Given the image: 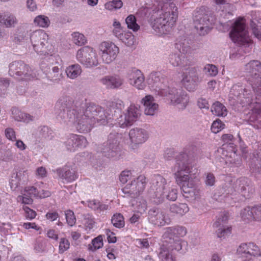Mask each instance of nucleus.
<instances>
[{
    "label": "nucleus",
    "mask_w": 261,
    "mask_h": 261,
    "mask_svg": "<svg viewBox=\"0 0 261 261\" xmlns=\"http://www.w3.org/2000/svg\"><path fill=\"white\" fill-rule=\"evenodd\" d=\"M73 98L69 96H61L55 106V113L58 119L64 120L69 125H73L77 130H91L94 127L107 123V115L101 107L93 103L82 102L79 108L75 103V109L66 110L72 108Z\"/></svg>",
    "instance_id": "obj_1"
},
{
    "label": "nucleus",
    "mask_w": 261,
    "mask_h": 261,
    "mask_svg": "<svg viewBox=\"0 0 261 261\" xmlns=\"http://www.w3.org/2000/svg\"><path fill=\"white\" fill-rule=\"evenodd\" d=\"M196 170L193 159L187 152H182L176 158V163L172 167L176 181L181 187L186 198H196L198 191L195 189V182L189 174Z\"/></svg>",
    "instance_id": "obj_2"
},
{
    "label": "nucleus",
    "mask_w": 261,
    "mask_h": 261,
    "mask_svg": "<svg viewBox=\"0 0 261 261\" xmlns=\"http://www.w3.org/2000/svg\"><path fill=\"white\" fill-rule=\"evenodd\" d=\"M148 194L153 202L157 204L162 203L165 199L175 201L177 197V190L168 188L165 178L159 175L152 179Z\"/></svg>",
    "instance_id": "obj_3"
},
{
    "label": "nucleus",
    "mask_w": 261,
    "mask_h": 261,
    "mask_svg": "<svg viewBox=\"0 0 261 261\" xmlns=\"http://www.w3.org/2000/svg\"><path fill=\"white\" fill-rule=\"evenodd\" d=\"M163 3L160 12V17L155 19L152 28L157 33L163 34L167 23L173 24L178 16L177 8L173 3H168V0H157Z\"/></svg>",
    "instance_id": "obj_4"
},
{
    "label": "nucleus",
    "mask_w": 261,
    "mask_h": 261,
    "mask_svg": "<svg viewBox=\"0 0 261 261\" xmlns=\"http://www.w3.org/2000/svg\"><path fill=\"white\" fill-rule=\"evenodd\" d=\"M194 27L200 36L206 35L211 30L213 24L211 12L207 7L202 6L197 8L193 13Z\"/></svg>",
    "instance_id": "obj_5"
},
{
    "label": "nucleus",
    "mask_w": 261,
    "mask_h": 261,
    "mask_svg": "<svg viewBox=\"0 0 261 261\" xmlns=\"http://www.w3.org/2000/svg\"><path fill=\"white\" fill-rule=\"evenodd\" d=\"M229 36L234 43L240 46H248L251 41L243 19H238L234 22Z\"/></svg>",
    "instance_id": "obj_6"
},
{
    "label": "nucleus",
    "mask_w": 261,
    "mask_h": 261,
    "mask_svg": "<svg viewBox=\"0 0 261 261\" xmlns=\"http://www.w3.org/2000/svg\"><path fill=\"white\" fill-rule=\"evenodd\" d=\"M9 74L19 81L31 80L35 77L33 71L22 61H16L11 63Z\"/></svg>",
    "instance_id": "obj_7"
},
{
    "label": "nucleus",
    "mask_w": 261,
    "mask_h": 261,
    "mask_svg": "<svg viewBox=\"0 0 261 261\" xmlns=\"http://www.w3.org/2000/svg\"><path fill=\"white\" fill-rule=\"evenodd\" d=\"M245 70L254 92L256 88L261 90V63L257 60L251 61L245 65Z\"/></svg>",
    "instance_id": "obj_8"
},
{
    "label": "nucleus",
    "mask_w": 261,
    "mask_h": 261,
    "mask_svg": "<svg viewBox=\"0 0 261 261\" xmlns=\"http://www.w3.org/2000/svg\"><path fill=\"white\" fill-rule=\"evenodd\" d=\"M226 194H232L236 192L245 198H249L254 192V188L249 179L241 177L237 179L232 186H229L225 190Z\"/></svg>",
    "instance_id": "obj_9"
},
{
    "label": "nucleus",
    "mask_w": 261,
    "mask_h": 261,
    "mask_svg": "<svg viewBox=\"0 0 261 261\" xmlns=\"http://www.w3.org/2000/svg\"><path fill=\"white\" fill-rule=\"evenodd\" d=\"M76 57L77 60L86 68H92L98 65V57L96 52L88 46L79 49Z\"/></svg>",
    "instance_id": "obj_10"
},
{
    "label": "nucleus",
    "mask_w": 261,
    "mask_h": 261,
    "mask_svg": "<svg viewBox=\"0 0 261 261\" xmlns=\"http://www.w3.org/2000/svg\"><path fill=\"white\" fill-rule=\"evenodd\" d=\"M31 41L35 51L38 54H48L47 49L48 36L43 30L34 32L30 36Z\"/></svg>",
    "instance_id": "obj_11"
},
{
    "label": "nucleus",
    "mask_w": 261,
    "mask_h": 261,
    "mask_svg": "<svg viewBox=\"0 0 261 261\" xmlns=\"http://www.w3.org/2000/svg\"><path fill=\"white\" fill-rule=\"evenodd\" d=\"M159 90L160 94L162 96H168L173 104L182 103L185 105L188 101L187 93L181 88L178 89L169 86L167 88H163L160 86Z\"/></svg>",
    "instance_id": "obj_12"
},
{
    "label": "nucleus",
    "mask_w": 261,
    "mask_h": 261,
    "mask_svg": "<svg viewBox=\"0 0 261 261\" xmlns=\"http://www.w3.org/2000/svg\"><path fill=\"white\" fill-rule=\"evenodd\" d=\"M146 184V177L144 175H140L130 184H127L122 189V191L128 196L135 198L144 190Z\"/></svg>",
    "instance_id": "obj_13"
},
{
    "label": "nucleus",
    "mask_w": 261,
    "mask_h": 261,
    "mask_svg": "<svg viewBox=\"0 0 261 261\" xmlns=\"http://www.w3.org/2000/svg\"><path fill=\"white\" fill-rule=\"evenodd\" d=\"M103 63L109 64L114 61L119 53L118 47L112 42H103L99 46Z\"/></svg>",
    "instance_id": "obj_14"
},
{
    "label": "nucleus",
    "mask_w": 261,
    "mask_h": 261,
    "mask_svg": "<svg viewBox=\"0 0 261 261\" xmlns=\"http://www.w3.org/2000/svg\"><path fill=\"white\" fill-rule=\"evenodd\" d=\"M186 71L182 74V85L189 91H194L199 82L197 68L195 67H189L186 68Z\"/></svg>",
    "instance_id": "obj_15"
},
{
    "label": "nucleus",
    "mask_w": 261,
    "mask_h": 261,
    "mask_svg": "<svg viewBox=\"0 0 261 261\" xmlns=\"http://www.w3.org/2000/svg\"><path fill=\"white\" fill-rule=\"evenodd\" d=\"M148 220L151 224L160 227L169 224L171 222L168 215L156 207H153L148 211Z\"/></svg>",
    "instance_id": "obj_16"
},
{
    "label": "nucleus",
    "mask_w": 261,
    "mask_h": 261,
    "mask_svg": "<svg viewBox=\"0 0 261 261\" xmlns=\"http://www.w3.org/2000/svg\"><path fill=\"white\" fill-rule=\"evenodd\" d=\"M128 136L129 139L127 140L126 143L133 151H136L139 145L145 142L148 138V132H129Z\"/></svg>",
    "instance_id": "obj_17"
},
{
    "label": "nucleus",
    "mask_w": 261,
    "mask_h": 261,
    "mask_svg": "<svg viewBox=\"0 0 261 261\" xmlns=\"http://www.w3.org/2000/svg\"><path fill=\"white\" fill-rule=\"evenodd\" d=\"M141 115L139 108L134 105H131L124 114V120L122 118L119 125L122 128L131 126L134 122L137 121Z\"/></svg>",
    "instance_id": "obj_18"
},
{
    "label": "nucleus",
    "mask_w": 261,
    "mask_h": 261,
    "mask_svg": "<svg viewBox=\"0 0 261 261\" xmlns=\"http://www.w3.org/2000/svg\"><path fill=\"white\" fill-rule=\"evenodd\" d=\"M240 215L242 219L246 222L261 221V205L246 206L241 210Z\"/></svg>",
    "instance_id": "obj_19"
},
{
    "label": "nucleus",
    "mask_w": 261,
    "mask_h": 261,
    "mask_svg": "<svg viewBox=\"0 0 261 261\" xmlns=\"http://www.w3.org/2000/svg\"><path fill=\"white\" fill-rule=\"evenodd\" d=\"M100 151L103 155L109 158L117 157L120 151L117 140L116 139H109L106 143H104L100 147Z\"/></svg>",
    "instance_id": "obj_20"
},
{
    "label": "nucleus",
    "mask_w": 261,
    "mask_h": 261,
    "mask_svg": "<svg viewBox=\"0 0 261 261\" xmlns=\"http://www.w3.org/2000/svg\"><path fill=\"white\" fill-rule=\"evenodd\" d=\"M65 143L68 150L74 151L79 148L85 147L88 142L84 136L71 134Z\"/></svg>",
    "instance_id": "obj_21"
},
{
    "label": "nucleus",
    "mask_w": 261,
    "mask_h": 261,
    "mask_svg": "<svg viewBox=\"0 0 261 261\" xmlns=\"http://www.w3.org/2000/svg\"><path fill=\"white\" fill-rule=\"evenodd\" d=\"M41 69L47 79L54 82H59L63 77L61 70L57 66L45 65L42 64Z\"/></svg>",
    "instance_id": "obj_22"
},
{
    "label": "nucleus",
    "mask_w": 261,
    "mask_h": 261,
    "mask_svg": "<svg viewBox=\"0 0 261 261\" xmlns=\"http://www.w3.org/2000/svg\"><path fill=\"white\" fill-rule=\"evenodd\" d=\"M169 60L170 64L175 67L184 68L185 70L192 64L190 61L185 56L180 54H172L169 55Z\"/></svg>",
    "instance_id": "obj_23"
},
{
    "label": "nucleus",
    "mask_w": 261,
    "mask_h": 261,
    "mask_svg": "<svg viewBox=\"0 0 261 261\" xmlns=\"http://www.w3.org/2000/svg\"><path fill=\"white\" fill-rule=\"evenodd\" d=\"M144 107V114L146 115L154 116L157 114L159 106L154 101L153 97L151 95H146L142 99Z\"/></svg>",
    "instance_id": "obj_24"
},
{
    "label": "nucleus",
    "mask_w": 261,
    "mask_h": 261,
    "mask_svg": "<svg viewBox=\"0 0 261 261\" xmlns=\"http://www.w3.org/2000/svg\"><path fill=\"white\" fill-rule=\"evenodd\" d=\"M38 191L34 187H27L25 188L22 196H19L18 199L21 200L22 202L27 204H32L33 197H37Z\"/></svg>",
    "instance_id": "obj_25"
},
{
    "label": "nucleus",
    "mask_w": 261,
    "mask_h": 261,
    "mask_svg": "<svg viewBox=\"0 0 261 261\" xmlns=\"http://www.w3.org/2000/svg\"><path fill=\"white\" fill-rule=\"evenodd\" d=\"M57 173L60 178L68 182H72L77 178L75 170L69 167L65 166L62 169H57Z\"/></svg>",
    "instance_id": "obj_26"
},
{
    "label": "nucleus",
    "mask_w": 261,
    "mask_h": 261,
    "mask_svg": "<svg viewBox=\"0 0 261 261\" xmlns=\"http://www.w3.org/2000/svg\"><path fill=\"white\" fill-rule=\"evenodd\" d=\"M100 82L110 89L118 88L123 84V80L118 76H107L102 78Z\"/></svg>",
    "instance_id": "obj_27"
},
{
    "label": "nucleus",
    "mask_w": 261,
    "mask_h": 261,
    "mask_svg": "<svg viewBox=\"0 0 261 261\" xmlns=\"http://www.w3.org/2000/svg\"><path fill=\"white\" fill-rule=\"evenodd\" d=\"M187 230L185 227L177 226L167 228L163 236L178 239L179 237L185 236Z\"/></svg>",
    "instance_id": "obj_28"
},
{
    "label": "nucleus",
    "mask_w": 261,
    "mask_h": 261,
    "mask_svg": "<svg viewBox=\"0 0 261 261\" xmlns=\"http://www.w3.org/2000/svg\"><path fill=\"white\" fill-rule=\"evenodd\" d=\"M163 245L167 246L171 251L174 250L179 251L182 248L181 240L173 237L163 236Z\"/></svg>",
    "instance_id": "obj_29"
},
{
    "label": "nucleus",
    "mask_w": 261,
    "mask_h": 261,
    "mask_svg": "<svg viewBox=\"0 0 261 261\" xmlns=\"http://www.w3.org/2000/svg\"><path fill=\"white\" fill-rule=\"evenodd\" d=\"M159 257L162 261H175L176 257L167 246L162 245L158 254Z\"/></svg>",
    "instance_id": "obj_30"
},
{
    "label": "nucleus",
    "mask_w": 261,
    "mask_h": 261,
    "mask_svg": "<svg viewBox=\"0 0 261 261\" xmlns=\"http://www.w3.org/2000/svg\"><path fill=\"white\" fill-rule=\"evenodd\" d=\"M189 211V208L186 203H173L170 206V212L175 215L180 216L184 215Z\"/></svg>",
    "instance_id": "obj_31"
},
{
    "label": "nucleus",
    "mask_w": 261,
    "mask_h": 261,
    "mask_svg": "<svg viewBox=\"0 0 261 261\" xmlns=\"http://www.w3.org/2000/svg\"><path fill=\"white\" fill-rule=\"evenodd\" d=\"M12 114L13 118L18 121H23L25 123H28L30 121L33 120V116L29 114L19 111L17 108H13L12 109Z\"/></svg>",
    "instance_id": "obj_32"
},
{
    "label": "nucleus",
    "mask_w": 261,
    "mask_h": 261,
    "mask_svg": "<svg viewBox=\"0 0 261 261\" xmlns=\"http://www.w3.org/2000/svg\"><path fill=\"white\" fill-rule=\"evenodd\" d=\"M191 43V40L189 39H181L176 43V47L181 53L189 54L192 50Z\"/></svg>",
    "instance_id": "obj_33"
},
{
    "label": "nucleus",
    "mask_w": 261,
    "mask_h": 261,
    "mask_svg": "<svg viewBox=\"0 0 261 261\" xmlns=\"http://www.w3.org/2000/svg\"><path fill=\"white\" fill-rule=\"evenodd\" d=\"M66 73L69 78L75 79L81 74V67L78 64L71 65L66 68Z\"/></svg>",
    "instance_id": "obj_34"
},
{
    "label": "nucleus",
    "mask_w": 261,
    "mask_h": 261,
    "mask_svg": "<svg viewBox=\"0 0 261 261\" xmlns=\"http://www.w3.org/2000/svg\"><path fill=\"white\" fill-rule=\"evenodd\" d=\"M212 113L217 116H225L227 115V109L219 101H216L211 107Z\"/></svg>",
    "instance_id": "obj_35"
},
{
    "label": "nucleus",
    "mask_w": 261,
    "mask_h": 261,
    "mask_svg": "<svg viewBox=\"0 0 261 261\" xmlns=\"http://www.w3.org/2000/svg\"><path fill=\"white\" fill-rule=\"evenodd\" d=\"M253 93L250 88H243V92L241 93V102L242 104L249 105L253 102Z\"/></svg>",
    "instance_id": "obj_36"
},
{
    "label": "nucleus",
    "mask_w": 261,
    "mask_h": 261,
    "mask_svg": "<svg viewBox=\"0 0 261 261\" xmlns=\"http://www.w3.org/2000/svg\"><path fill=\"white\" fill-rule=\"evenodd\" d=\"M88 206L90 208L97 211L99 212H104L109 209V206L102 204L96 200H92L88 201Z\"/></svg>",
    "instance_id": "obj_37"
},
{
    "label": "nucleus",
    "mask_w": 261,
    "mask_h": 261,
    "mask_svg": "<svg viewBox=\"0 0 261 261\" xmlns=\"http://www.w3.org/2000/svg\"><path fill=\"white\" fill-rule=\"evenodd\" d=\"M0 22L7 27H12L16 23V18L13 15H0Z\"/></svg>",
    "instance_id": "obj_38"
},
{
    "label": "nucleus",
    "mask_w": 261,
    "mask_h": 261,
    "mask_svg": "<svg viewBox=\"0 0 261 261\" xmlns=\"http://www.w3.org/2000/svg\"><path fill=\"white\" fill-rule=\"evenodd\" d=\"M111 222L114 226L118 228L123 227L125 224L123 216L120 213L114 214L111 219Z\"/></svg>",
    "instance_id": "obj_39"
},
{
    "label": "nucleus",
    "mask_w": 261,
    "mask_h": 261,
    "mask_svg": "<svg viewBox=\"0 0 261 261\" xmlns=\"http://www.w3.org/2000/svg\"><path fill=\"white\" fill-rule=\"evenodd\" d=\"M159 74V73L158 72L152 73L150 74V79L154 83V86L156 89H158V92L160 94V91L159 90L160 86H162L163 88H167L168 86L164 84V83L166 81V80L162 79V81H161Z\"/></svg>",
    "instance_id": "obj_40"
},
{
    "label": "nucleus",
    "mask_w": 261,
    "mask_h": 261,
    "mask_svg": "<svg viewBox=\"0 0 261 261\" xmlns=\"http://www.w3.org/2000/svg\"><path fill=\"white\" fill-rule=\"evenodd\" d=\"M34 22L36 25L42 28H47L50 24L48 17L43 15H40L36 17Z\"/></svg>",
    "instance_id": "obj_41"
},
{
    "label": "nucleus",
    "mask_w": 261,
    "mask_h": 261,
    "mask_svg": "<svg viewBox=\"0 0 261 261\" xmlns=\"http://www.w3.org/2000/svg\"><path fill=\"white\" fill-rule=\"evenodd\" d=\"M102 246V237L101 236H99L92 241L91 244L88 245V249L90 251H95Z\"/></svg>",
    "instance_id": "obj_42"
},
{
    "label": "nucleus",
    "mask_w": 261,
    "mask_h": 261,
    "mask_svg": "<svg viewBox=\"0 0 261 261\" xmlns=\"http://www.w3.org/2000/svg\"><path fill=\"white\" fill-rule=\"evenodd\" d=\"M134 36L131 32H126L123 33L119 39L127 46H130L134 43Z\"/></svg>",
    "instance_id": "obj_43"
},
{
    "label": "nucleus",
    "mask_w": 261,
    "mask_h": 261,
    "mask_svg": "<svg viewBox=\"0 0 261 261\" xmlns=\"http://www.w3.org/2000/svg\"><path fill=\"white\" fill-rule=\"evenodd\" d=\"M125 22L127 28L134 32L137 31L140 29V26L136 22V17L133 15H130L126 17Z\"/></svg>",
    "instance_id": "obj_44"
},
{
    "label": "nucleus",
    "mask_w": 261,
    "mask_h": 261,
    "mask_svg": "<svg viewBox=\"0 0 261 261\" xmlns=\"http://www.w3.org/2000/svg\"><path fill=\"white\" fill-rule=\"evenodd\" d=\"M247 254L254 256H261V251L259 247L253 243H248Z\"/></svg>",
    "instance_id": "obj_45"
},
{
    "label": "nucleus",
    "mask_w": 261,
    "mask_h": 261,
    "mask_svg": "<svg viewBox=\"0 0 261 261\" xmlns=\"http://www.w3.org/2000/svg\"><path fill=\"white\" fill-rule=\"evenodd\" d=\"M216 233L217 237L219 238H224L225 236L231 233V228L227 227L225 225L222 224V226L217 228Z\"/></svg>",
    "instance_id": "obj_46"
},
{
    "label": "nucleus",
    "mask_w": 261,
    "mask_h": 261,
    "mask_svg": "<svg viewBox=\"0 0 261 261\" xmlns=\"http://www.w3.org/2000/svg\"><path fill=\"white\" fill-rule=\"evenodd\" d=\"M74 43L79 45H84L86 42V39L84 35L79 32H74L72 34Z\"/></svg>",
    "instance_id": "obj_47"
},
{
    "label": "nucleus",
    "mask_w": 261,
    "mask_h": 261,
    "mask_svg": "<svg viewBox=\"0 0 261 261\" xmlns=\"http://www.w3.org/2000/svg\"><path fill=\"white\" fill-rule=\"evenodd\" d=\"M146 208V205L145 204H143L141 206L138 208L137 213L134 214L132 217L130 218L129 221L131 223H135L140 218L141 214L145 212Z\"/></svg>",
    "instance_id": "obj_48"
},
{
    "label": "nucleus",
    "mask_w": 261,
    "mask_h": 261,
    "mask_svg": "<svg viewBox=\"0 0 261 261\" xmlns=\"http://www.w3.org/2000/svg\"><path fill=\"white\" fill-rule=\"evenodd\" d=\"M67 223L70 226H73L76 222V218L74 213L71 210L65 212Z\"/></svg>",
    "instance_id": "obj_49"
},
{
    "label": "nucleus",
    "mask_w": 261,
    "mask_h": 261,
    "mask_svg": "<svg viewBox=\"0 0 261 261\" xmlns=\"http://www.w3.org/2000/svg\"><path fill=\"white\" fill-rule=\"evenodd\" d=\"M205 73L211 76H216L218 73L217 68L213 64H207L204 68Z\"/></svg>",
    "instance_id": "obj_50"
},
{
    "label": "nucleus",
    "mask_w": 261,
    "mask_h": 261,
    "mask_svg": "<svg viewBox=\"0 0 261 261\" xmlns=\"http://www.w3.org/2000/svg\"><path fill=\"white\" fill-rule=\"evenodd\" d=\"M228 219V214L226 213H223L219 217L218 220L216 221L213 224V227L215 228H218L219 226H222V224L225 225L226 221Z\"/></svg>",
    "instance_id": "obj_51"
},
{
    "label": "nucleus",
    "mask_w": 261,
    "mask_h": 261,
    "mask_svg": "<svg viewBox=\"0 0 261 261\" xmlns=\"http://www.w3.org/2000/svg\"><path fill=\"white\" fill-rule=\"evenodd\" d=\"M143 74L140 70L136 69V68L133 69L131 71L128 73V76L130 84L135 80H137L138 77L143 76Z\"/></svg>",
    "instance_id": "obj_52"
},
{
    "label": "nucleus",
    "mask_w": 261,
    "mask_h": 261,
    "mask_svg": "<svg viewBox=\"0 0 261 261\" xmlns=\"http://www.w3.org/2000/svg\"><path fill=\"white\" fill-rule=\"evenodd\" d=\"M70 247V243L66 238H63L60 240L59 244V253H63L67 250Z\"/></svg>",
    "instance_id": "obj_53"
},
{
    "label": "nucleus",
    "mask_w": 261,
    "mask_h": 261,
    "mask_svg": "<svg viewBox=\"0 0 261 261\" xmlns=\"http://www.w3.org/2000/svg\"><path fill=\"white\" fill-rule=\"evenodd\" d=\"M12 177L17 178L19 181L25 180L28 178L27 171L19 170L18 171H15L12 174Z\"/></svg>",
    "instance_id": "obj_54"
},
{
    "label": "nucleus",
    "mask_w": 261,
    "mask_h": 261,
    "mask_svg": "<svg viewBox=\"0 0 261 261\" xmlns=\"http://www.w3.org/2000/svg\"><path fill=\"white\" fill-rule=\"evenodd\" d=\"M130 84L136 87L138 89H144L145 86L144 76L143 75L139 78L138 77L137 80L132 81Z\"/></svg>",
    "instance_id": "obj_55"
},
{
    "label": "nucleus",
    "mask_w": 261,
    "mask_h": 261,
    "mask_svg": "<svg viewBox=\"0 0 261 261\" xmlns=\"http://www.w3.org/2000/svg\"><path fill=\"white\" fill-rule=\"evenodd\" d=\"M132 174L130 170H124L122 171L119 176L120 181L122 184H125L132 178Z\"/></svg>",
    "instance_id": "obj_56"
},
{
    "label": "nucleus",
    "mask_w": 261,
    "mask_h": 261,
    "mask_svg": "<svg viewBox=\"0 0 261 261\" xmlns=\"http://www.w3.org/2000/svg\"><path fill=\"white\" fill-rule=\"evenodd\" d=\"M10 85V80L7 78L0 77V93H4Z\"/></svg>",
    "instance_id": "obj_57"
},
{
    "label": "nucleus",
    "mask_w": 261,
    "mask_h": 261,
    "mask_svg": "<svg viewBox=\"0 0 261 261\" xmlns=\"http://www.w3.org/2000/svg\"><path fill=\"white\" fill-rule=\"evenodd\" d=\"M243 92V88L239 86H234L230 90L231 94L236 96L241 100V93Z\"/></svg>",
    "instance_id": "obj_58"
},
{
    "label": "nucleus",
    "mask_w": 261,
    "mask_h": 261,
    "mask_svg": "<svg viewBox=\"0 0 261 261\" xmlns=\"http://www.w3.org/2000/svg\"><path fill=\"white\" fill-rule=\"evenodd\" d=\"M23 210L25 212V216L27 219H28L29 220H32L35 218V217L36 216V213L35 211L30 208L28 206H24Z\"/></svg>",
    "instance_id": "obj_59"
},
{
    "label": "nucleus",
    "mask_w": 261,
    "mask_h": 261,
    "mask_svg": "<svg viewBox=\"0 0 261 261\" xmlns=\"http://www.w3.org/2000/svg\"><path fill=\"white\" fill-rule=\"evenodd\" d=\"M252 33L259 40H261V25H256L255 23L251 24Z\"/></svg>",
    "instance_id": "obj_60"
},
{
    "label": "nucleus",
    "mask_w": 261,
    "mask_h": 261,
    "mask_svg": "<svg viewBox=\"0 0 261 261\" xmlns=\"http://www.w3.org/2000/svg\"><path fill=\"white\" fill-rule=\"evenodd\" d=\"M225 128V124L221 120L217 119L214 121L211 125V129H217L221 130Z\"/></svg>",
    "instance_id": "obj_61"
},
{
    "label": "nucleus",
    "mask_w": 261,
    "mask_h": 261,
    "mask_svg": "<svg viewBox=\"0 0 261 261\" xmlns=\"http://www.w3.org/2000/svg\"><path fill=\"white\" fill-rule=\"evenodd\" d=\"M205 184L208 186H213L215 183V177L212 173H208L205 180Z\"/></svg>",
    "instance_id": "obj_62"
},
{
    "label": "nucleus",
    "mask_w": 261,
    "mask_h": 261,
    "mask_svg": "<svg viewBox=\"0 0 261 261\" xmlns=\"http://www.w3.org/2000/svg\"><path fill=\"white\" fill-rule=\"evenodd\" d=\"M136 245L141 248H147L149 247V243L147 239H137L136 241Z\"/></svg>",
    "instance_id": "obj_63"
},
{
    "label": "nucleus",
    "mask_w": 261,
    "mask_h": 261,
    "mask_svg": "<svg viewBox=\"0 0 261 261\" xmlns=\"http://www.w3.org/2000/svg\"><path fill=\"white\" fill-rule=\"evenodd\" d=\"M106 233L107 236L108 241L110 243H114L117 241V238L115 236V233L111 231L109 229L106 230Z\"/></svg>",
    "instance_id": "obj_64"
}]
</instances>
